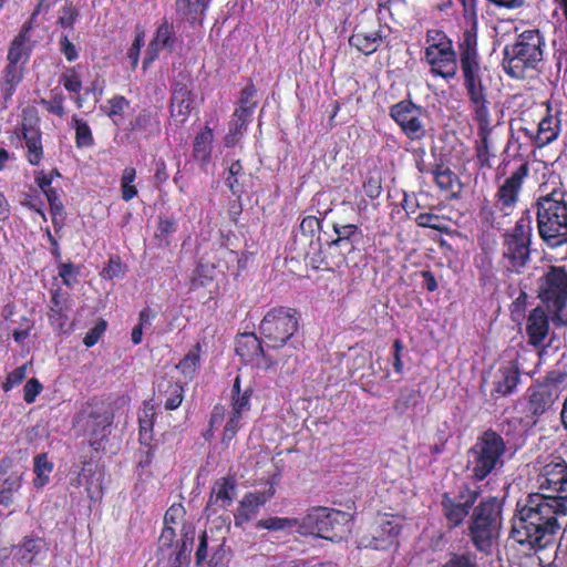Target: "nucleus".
<instances>
[{"instance_id": "obj_63", "label": "nucleus", "mask_w": 567, "mask_h": 567, "mask_svg": "<svg viewBox=\"0 0 567 567\" xmlns=\"http://www.w3.org/2000/svg\"><path fill=\"white\" fill-rule=\"evenodd\" d=\"M75 21V10L72 7H63L59 13V22L62 27H71Z\"/></svg>"}, {"instance_id": "obj_30", "label": "nucleus", "mask_w": 567, "mask_h": 567, "mask_svg": "<svg viewBox=\"0 0 567 567\" xmlns=\"http://www.w3.org/2000/svg\"><path fill=\"white\" fill-rule=\"evenodd\" d=\"M174 32L175 31H174L173 23L164 22L163 24L159 25V28L157 29L156 35H155L154 40L152 41L150 49L146 52V56L143 62L144 68H146L154 61L156 53L161 48L171 45V38L174 34Z\"/></svg>"}, {"instance_id": "obj_10", "label": "nucleus", "mask_w": 567, "mask_h": 567, "mask_svg": "<svg viewBox=\"0 0 567 567\" xmlns=\"http://www.w3.org/2000/svg\"><path fill=\"white\" fill-rule=\"evenodd\" d=\"M298 329L297 312L290 308L269 310L259 324V332L267 347L278 349L287 343Z\"/></svg>"}, {"instance_id": "obj_2", "label": "nucleus", "mask_w": 567, "mask_h": 567, "mask_svg": "<svg viewBox=\"0 0 567 567\" xmlns=\"http://www.w3.org/2000/svg\"><path fill=\"white\" fill-rule=\"evenodd\" d=\"M537 230L549 248L567 244V192L560 187L542 195L536 200Z\"/></svg>"}, {"instance_id": "obj_55", "label": "nucleus", "mask_w": 567, "mask_h": 567, "mask_svg": "<svg viewBox=\"0 0 567 567\" xmlns=\"http://www.w3.org/2000/svg\"><path fill=\"white\" fill-rule=\"evenodd\" d=\"M43 547L41 539H27L19 549L21 559L31 563L33 557H29L28 554L38 553Z\"/></svg>"}, {"instance_id": "obj_53", "label": "nucleus", "mask_w": 567, "mask_h": 567, "mask_svg": "<svg viewBox=\"0 0 567 567\" xmlns=\"http://www.w3.org/2000/svg\"><path fill=\"white\" fill-rule=\"evenodd\" d=\"M43 385L35 378L29 379L23 388V399L27 403H33L37 396L42 392Z\"/></svg>"}, {"instance_id": "obj_29", "label": "nucleus", "mask_w": 567, "mask_h": 567, "mask_svg": "<svg viewBox=\"0 0 567 567\" xmlns=\"http://www.w3.org/2000/svg\"><path fill=\"white\" fill-rule=\"evenodd\" d=\"M524 131L534 138L537 147H544L557 138L558 122L553 116H546L538 123L536 134L527 128Z\"/></svg>"}, {"instance_id": "obj_13", "label": "nucleus", "mask_w": 567, "mask_h": 567, "mask_svg": "<svg viewBox=\"0 0 567 567\" xmlns=\"http://www.w3.org/2000/svg\"><path fill=\"white\" fill-rule=\"evenodd\" d=\"M391 117L411 141H421L426 136L424 110L411 101H401L390 109Z\"/></svg>"}, {"instance_id": "obj_59", "label": "nucleus", "mask_w": 567, "mask_h": 567, "mask_svg": "<svg viewBox=\"0 0 567 567\" xmlns=\"http://www.w3.org/2000/svg\"><path fill=\"white\" fill-rule=\"evenodd\" d=\"M333 231L337 235L333 240L344 241V239H351L357 234L358 227L354 224L340 225L336 223L333 224Z\"/></svg>"}, {"instance_id": "obj_36", "label": "nucleus", "mask_w": 567, "mask_h": 567, "mask_svg": "<svg viewBox=\"0 0 567 567\" xmlns=\"http://www.w3.org/2000/svg\"><path fill=\"white\" fill-rule=\"evenodd\" d=\"M257 528H264L268 530H284L287 528L298 527L300 529V519L289 517H268L259 519L256 524Z\"/></svg>"}, {"instance_id": "obj_4", "label": "nucleus", "mask_w": 567, "mask_h": 567, "mask_svg": "<svg viewBox=\"0 0 567 567\" xmlns=\"http://www.w3.org/2000/svg\"><path fill=\"white\" fill-rule=\"evenodd\" d=\"M461 69L464 76L470 100L474 110L487 107L485 89L482 83V71L477 52V28L473 23L470 29L464 30L458 43Z\"/></svg>"}, {"instance_id": "obj_43", "label": "nucleus", "mask_w": 567, "mask_h": 567, "mask_svg": "<svg viewBox=\"0 0 567 567\" xmlns=\"http://www.w3.org/2000/svg\"><path fill=\"white\" fill-rule=\"evenodd\" d=\"M135 177H136V172L134 168L126 167L123 171L122 179H121L122 198L126 202L131 200L137 194V189L134 185Z\"/></svg>"}, {"instance_id": "obj_21", "label": "nucleus", "mask_w": 567, "mask_h": 567, "mask_svg": "<svg viewBox=\"0 0 567 567\" xmlns=\"http://www.w3.org/2000/svg\"><path fill=\"white\" fill-rule=\"evenodd\" d=\"M32 113V111H30ZM28 113H24L22 123V134L25 140L27 157L30 164L38 165L43 155L41 134L38 128V118L30 114L28 120Z\"/></svg>"}, {"instance_id": "obj_32", "label": "nucleus", "mask_w": 567, "mask_h": 567, "mask_svg": "<svg viewBox=\"0 0 567 567\" xmlns=\"http://www.w3.org/2000/svg\"><path fill=\"white\" fill-rule=\"evenodd\" d=\"M209 0H179V13L193 27L199 25Z\"/></svg>"}, {"instance_id": "obj_20", "label": "nucleus", "mask_w": 567, "mask_h": 567, "mask_svg": "<svg viewBox=\"0 0 567 567\" xmlns=\"http://www.w3.org/2000/svg\"><path fill=\"white\" fill-rule=\"evenodd\" d=\"M558 395L555 384H539L529 389L528 412L535 417L543 415L553 406Z\"/></svg>"}, {"instance_id": "obj_28", "label": "nucleus", "mask_w": 567, "mask_h": 567, "mask_svg": "<svg viewBox=\"0 0 567 567\" xmlns=\"http://www.w3.org/2000/svg\"><path fill=\"white\" fill-rule=\"evenodd\" d=\"M31 29V21L25 23L19 33L12 41V44L8 52V60L11 64L24 63L30 54L31 47L29 44V31Z\"/></svg>"}, {"instance_id": "obj_48", "label": "nucleus", "mask_w": 567, "mask_h": 567, "mask_svg": "<svg viewBox=\"0 0 567 567\" xmlns=\"http://www.w3.org/2000/svg\"><path fill=\"white\" fill-rule=\"evenodd\" d=\"M442 567H477L476 557L473 554H451Z\"/></svg>"}, {"instance_id": "obj_33", "label": "nucleus", "mask_w": 567, "mask_h": 567, "mask_svg": "<svg viewBox=\"0 0 567 567\" xmlns=\"http://www.w3.org/2000/svg\"><path fill=\"white\" fill-rule=\"evenodd\" d=\"M352 249L353 244L351 239H344V241L331 240L328 243L327 264L336 267L340 266L344 262L346 254L352 251Z\"/></svg>"}, {"instance_id": "obj_25", "label": "nucleus", "mask_w": 567, "mask_h": 567, "mask_svg": "<svg viewBox=\"0 0 567 567\" xmlns=\"http://www.w3.org/2000/svg\"><path fill=\"white\" fill-rule=\"evenodd\" d=\"M475 121L478 123L480 142L476 145V156L482 167H491L488 136L491 134L489 112L487 107L474 110Z\"/></svg>"}, {"instance_id": "obj_57", "label": "nucleus", "mask_w": 567, "mask_h": 567, "mask_svg": "<svg viewBox=\"0 0 567 567\" xmlns=\"http://www.w3.org/2000/svg\"><path fill=\"white\" fill-rule=\"evenodd\" d=\"M124 275V269L118 259H110L109 264L103 268L101 276L105 279L120 278Z\"/></svg>"}, {"instance_id": "obj_60", "label": "nucleus", "mask_w": 567, "mask_h": 567, "mask_svg": "<svg viewBox=\"0 0 567 567\" xmlns=\"http://www.w3.org/2000/svg\"><path fill=\"white\" fill-rule=\"evenodd\" d=\"M441 220L440 216L437 215H434V214H430V213H424V214H420L417 217H416V223L419 226L421 227H426V228H432V229H435V230H441V225L439 224Z\"/></svg>"}, {"instance_id": "obj_9", "label": "nucleus", "mask_w": 567, "mask_h": 567, "mask_svg": "<svg viewBox=\"0 0 567 567\" xmlns=\"http://www.w3.org/2000/svg\"><path fill=\"white\" fill-rule=\"evenodd\" d=\"M532 220L520 217L512 230L503 235L502 261L507 271L522 274L530 259Z\"/></svg>"}, {"instance_id": "obj_34", "label": "nucleus", "mask_w": 567, "mask_h": 567, "mask_svg": "<svg viewBox=\"0 0 567 567\" xmlns=\"http://www.w3.org/2000/svg\"><path fill=\"white\" fill-rule=\"evenodd\" d=\"M257 90L254 84H248L243 91L239 99V106L236 109V116L251 117L257 105L255 100Z\"/></svg>"}, {"instance_id": "obj_44", "label": "nucleus", "mask_w": 567, "mask_h": 567, "mask_svg": "<svg viewBox=\"0 0 567 567\" xmlns=\"http://www.w3.org/2000/svg\"><path fill=\"white\" fill-rule=\"evenodd\" d=\"M233 411L231 413L241 415L243 412L249 409V393L245 391L240 393L239 378H236L233 386Z\"/></svg>"}, {"instance_id": "obj_17", "label": "nucleus", "mask_w": 567, "mask_h": 567, "mask_svg": "<svg viewBox=\"0 0 567 567\" xmlns=\"http://www.w3.org/2000/svg\"><path fill=\"white\" fill-rule=\"evenodd\" d=\"M24 473L10 460L0 462V505L8 507L14 502V494L20 491Z\"/></svg>"}, {"instance_id": "obj_12", "label": "nucleus", "mask_w": 567, "mask_h": 567, "mask_svg": "<svg viewBox=\"0 0 567 567\" xmlns=\"http://www.w3.org/2000/svg\"><path fill=\"white\" fill-rule=\"evenodd\" d=\"M401 532L396 517L388 514L378 515L370 527L359 538V547L377 550L386 549L395 543Z\"/></svg>"}, {"instance_id": "obj_7", "label": "nucleus", "mask_w": 567, "mask_h": 567, "mask_svg": "<svg viewBox=\"0 0 567 567\" xmlns=\"http://www.w3.org/2000/svg\"><path fill=\"white\" fill-rule=\"evenodd\" d=\"M350 514L328 507H312L300 520L299 533L339 542L350 532Z\"/></svg>"}, {"instance_id": "obj_52", "label": "nucleus", "mask_w": 567, "mask_h": 567, "mask_svg": "<svg viewBox=\"0 0 567 567\" xmlns=\"http://www.w3.org/2000/svg\"><path fill=\"white\" fill-rule=\"evenodd\" d=\"M27 375V365H21L13 371H11L6 381L2 384L3 391L8 392L14 386L19 385Z\"/></svg>"}, {"instance_id": "obj_23", "label": "nucleus", "mask_w": 567, "mask_h": 567, "mask_svg": "<svg viewBox=\"0 0 567 567\" xmlns=\"http://www.w3.org/2000/svg\"><path fill=\"white\" fill-rule=\"evenodd\" d=\"M237 496V481L233 476H226L217 480L210 492L207 508L218 507L228 508Z\"/></svg>"}, {"instance_id": "obj_35", "label": "nucleus", "mask_w": 567, "mask_h": 567, "mask_svg": "<svg viewBox=\"0 0 567 567\" xmlns=\"http://www.w3.org/2000/svg\"><path fill=\"white\" fill-rule=\"evenodd\" d=\"M200 358V346L197 343L185 354L184 359L179 361V369L186 381L194 379Z\"/></svg>"}, {"instance_id": "obj_5", "label": "nucleus", "mask_w": 567, "mask_h": 567, "mask_svg": "<svg viewBox=\"0 0 567 567\" xmlns=\"http://www.w3.org/2000/svg\"><path fill=\"white\" fill-rule=\"evenodd\" d=\"M544 38L538 30L519 34L514 44L504 49L503 68L515 79L525 78L526 70L535 69L543 60Z\"/></svg>"}, {"instance_id": "obj_38", "label": "nucleus", "mask_w": 567, "mask_h": 567, "mask_svg": "<svg viewBox=\"0 0 567 567\" xmlns=\"http://www.w3.org/2000/svg\"><path fill=\"white\" fill-rule=\"evenodd\" d=\"M249 120V116H236V112L234 113L233 118L229 122L228 133L225 136L226 146H234L238 142Z\"/></svg>"}, {"instance_id": "obj_31", "label": "nucleus", "mask_w": 567, "mask_h": 567, "mask_svg": "<svg viewBox=\"0 0 567 567\" xmlns=\"http://www.w3.org/2000/svg\"><path fill=\"white\" fill-rule=\"evenodd\" d=\"M54 470V464L48 457V454L41 453L33 458V486L37 489L43 488L49 482Z\"/></svg>"}, {"instance_id": "obj_37", "label": "nucleus", "mask_w": 567, "mask_h": 567, "mask_svg": "<svg viewBox=\"0 0 567 567\" xmlns=\"http://www.w3.org/2000/svg\"><path fill=\"white\" fill-rule=\"evenodd\" d=\"M22 79V69L19 64H11L9 62L4 78L2 81V91L6 95V99L10 97L16 89V86L20 83Z\"/></svg>"}, {"instance_id": "obj_62", "label": "nucleus", "mask_w": 567, "mask_h": 567, "mask_svg": "<svg viewBox=\"0 0 567 567\" xmlns=\"http://www.w3.org/2000/svg\"><path fill=\"white\" fill-rule=\"evenodd\" d=\"M363 188L370 198H377L381 194V183L378 178L370 177L364 184Z\"/></svg>"}, {"instance_id": "obj_49", "label": "nucleus", "mask_w": 567, "mask_h": 567, "mask_svg": "<svg viewBox=\"0 0 567 567\" xmlns=\"http://www.w3.org/2000/svg\"><path fill=\"white\" fill-rule=\"evenodd\" d=\"M44 195L47 196V199L50 204L51 214H52V221L54 224L59 223V219L62 220V213H63V206L60 200V197L55 189L48 188L47 192H44Z\"/></svg>"}, {"instance_id": "obj_47", "label": "nucleus", "mask_w": 567, "mask_h": 567, "mask_svg": "<svg viewBox=\"0 0 567 567\" xmlns=\"http://www.w3.org/2000/svg\"><path fill=\"white\" fill-rule=\"evenodd\" d=\"M32 329L33 321L28 317H21L18 326L13 329L10 328L13 340L21 346L25 343V340L30 337Z\"/></svg>"}, {"instance_id": "obj_26", "label": "nucleus", "mask_w": 567, "mask_h": 567, "mask_svg": "<svg viewBox=\"0 0 567 567\" xmlns=\"http://www.w3.org/2000/svg\"><path fill=\"white\" fill-rule=\"evenodd\" d=\"M519 375L515 360L503 362L494 377V392L502 396L511 394L519 382Z\"/></svg>"}, {"instance_id": "obj_42", "label": "nucleus", "mask_w": 567, "mask_h": 567, "mask_svg": "<svg viewBox=\"0 0 567 567\" xmlns=\"http://www.w3.org/2000/svg\"><path fill=\"white\" fill-rule=\"evenodd\" d=\"M417 399L419 394L415 390L403 389L395 400L393 408L398 413L404 414L409 409L416 405Z\"/></svg>"}, {"instance_id": "obj_40", "label": "nucleus", "mask_w": 567, "mask_h": 567, "mask_svg": "<svg viewBox=\"0 0 567 567\" xmlns=\"http://www.w3.org/2000/svg\"><path fill=\"white\" fill-rule=\"evenodd\" d=\"M436 185L444 192H453L455 183H457V176L444 165H439L433 172Z\"/></svg>"}, {"instance_id": "obj_8", "label": "nucleus", "mask_w": 567, "mask_h": 567, "mask_svg": "<svg viewBox=\"0 0 567 567\" xmlns=\"http://www.w3.org/2000/svg\"><path fill=\"white\" fill-rule=\"evenodd\" d=\"M528 164H520L498 187L494 204L491 205L487 200L483 203L480 215L484 221L495 227L499 225L497 220L498 214L503 217L512 215L518 202L524 179L528 176Z\"/></svg>"}, {"instance_id": "obj_14", "label": "nucleus", "mask_w": 567, "mask_h": 567, "mask_svg": "<svg viewBox=\"0 0 567 567\" xmlns=\"http://www.w3.org/2000/svg\"><path fill=\"white\" fill-rule=\"evenodd\" d=\"M425 59L432 71L444 79H452L457 72L456 52L452 41L442 37L437 43H433L425 50Z\"/></svg>"}, {"instance_id": "obj_16", "label": "nucleus", "mask_w": 567, "mask_h": 567, "mask_svg": "<svg viewBox=\"0 0 567 567\" xmlns=\"http://www.w3.org/2000/svg\"><path fill=\"white\" fill-rule=\"evenodd\" d=\"M539 489L550 492L548 495L564 497L567 501V463L556 458L545 464L538 476Z\"/></svg>"}, {"instance_id": "obj_56", "label": "nucleus", "mask_w": 567, "mask_h": 567, "mask_svg": "<svg viewBox=\"0 0 567 567\" xmlns=\"http://www.w3.org/2000/svg\"><path fill=\"white\" fill-rule=\"evenodd\" d=\"M62 83L68 91L74 93L80 92L82 87L81 79L74 70H69L62 75Z\"/></svg>"}, {"instance_id": "obj_51", "label": "nucleus", "mask_w": 567, "mask_h": 567, "mask_svg": "<svg viewBox=\"0 0 567 567\" xmlns=\"http://www.w3.org/2000/svg\"><path fill=\"white\" fill-rule=\"evenodd\" d=\"M153 406L145 404L142 412L140 413L138 421H140V431H141V437L147 439L148 433L152 430V417H153Z\"/></svg>"}, {"instance_id": "obj_19", "label": "nucleus", "mask_w": 567, "mask_h": 567, "mask_svg": "<svg viewBox=\"0 0 567 567\" xmlns=\"http://www.w3.org/2000/svg\"><path fill=\"white\" fill-rule=\"evenodd\" d=\"M177 519V508L172 505L164 516V528L158 538V551L163 559L177 561V542L175 524Z\"/></svg>"}, {"instance_id": "obj_41", "label": "nucleus", "mask_w": 567, "mask_h": 567, "mask_svg": "<svg viewBox=\"0 0 567 567\" xmlns=\"http://www.w3.org/2000/svg\"><path fill=\"white\" fill-rule=\"evenodd\" d=\"M128 106V102L123 96H115L107 101L105 105L102 106L104 113L112 118L113 123L118 125L122 120V114L124 110Z\"/></svg>"}, {"instance_id": "obj_1", "label": "nucleus", "mask_w": 567, "mask_h": 567, "mask_svg": "<svg viewBox=\"0 0 567 567\" xmlns=\"http://www.w3.org/2000/svg\"><path fill=\"white\" fill-rule=\"evenodd\" d=\"M567 527V499L532 493L517 503L511 538L528 549H544Z\"/></svg>"}, {"instance_id": "obj_45", "label": "nucleus", "mask_w": 567, "mask_h": 567, "mask_svg": "<svg viewBox=\"0 0 567 567\" xmlns=\"http://www.w3.org/2000/svg\"><path fill=\"white\" fill-rule=\"evenodd\" d=\"M87 424L92 427V444H95L97 441L104 439L110 432V421L107 416L91 417Z\"/></svg>"}, {"instance_id": "obj_61", "label": "nucleus", "mask_w": 567, "mask_h": 567, "mask_svg": "<svg viewBox=\"0 0 567 567\" xmlns=\"http://www.w3.org/2000/svg\"><path fill=\"white\" fill-rule=\"evenodd\" d=\"M179 95L182 96V100L179 101V115L184 113L182 110L183 107L188 114L196 110V101L189 91L179 89Z\"/></svg>"}, {"instance_id": "obj_46", "label": "nucleus", "mask_w": 567, "mask_h": 567, "mask_svg": "<svg viewBox=\"0 0 567 567\" xmlns=\"http://www.w3.org/2000/svg\"><path fill=\"white\" fill-rule=\"evenodd\" d=\"M73 124H74L78 146H80V147L91 146L93 143V136L91 133V128L86 124V122L74 117Z\"/></svg>"}, {"instance_id": "obj_18", "label": "nucleus", "mask_w": 567, "mask_h": 567, "mask_svg": "<svg viewBox=\"0 0 567 567\" xmlns=\"http://www.w3.org/2000/svg\"><path fill=\"white\" fill-rule=\"evenodd\" d=\"M275 487L272 485L265 492H254L246 494L239 502L238 507L234 514L235 526H243L249 522L259 512V508L275 495Z\"/></svg>"}, {"instance_id": "obj_11", "label": "nucleus", "mask_w": 567, "mask_h": 567, "mask_svg": "<svg viewBox=\"0 0 567 567\" xmlns=\"http://www.w3.org/2000/svg\"><path fill=\"white\" fill-rule=\"evenodd\" d=\"M538 298L551 316L564 311L567 306V270L549 266L538 280Z\"/></svg>"}, {"instance_id": "obj_27", "label": "nucleus", "mask_w": 567, "mask_h": 567, "mask_svg": "<svg viewBox=\"0 0 567 567\" xmlns=\"http://www.w3.org/2000/svg\"><path fill=\"white\" fill-rule=\"evenodd\" d=\"M236 353L246 361H251L255 358L262 357L268 361L267 355L264 352L261 341L255 333H243L236 339ZM272 362H267L266 368H270Z\"/></svg>"}, {"instance_id": "obj_64", "label": "nucleus", "mask_w": 567, "mask_h": 567, "mask_svg": "<svg viewBox=\"0 0 567 567\" xmlns=\"http://www.w3.org/2000/svg\"><path fill=\"white\" fill-rule=\"evenodd\" d=\"M59 275L66 286H71L72 279L76 275V270L72 264H61L59 267Z\"/></svg>"}, {"instance_id": "obj_22", "label": "nucleus", "mask_w": 567, "mask_h": 567, "mask_svg": "<svg viewBox=\"0 0 567 567\" xmlns=\"http://www.w3.org/2000/svg\"><path fill=\"white\" fill-rule=\"evenodd\" d=\"M388 38L383 28L379 24L377 30H367L358 27L349 38V43L365 55L374 53L381 43Z\"/></svg>"}, {"instance_id": "obj_24", "label": "nucleus", "mask_w": 567, "mask_h": 567, "mask_svg": "<svg viewBox=\"0 0 567 567\" xmlns=\"http://www.w3.org/2000/svg\"><path fill=\"white\" fill-rule=\"evenodd\" d=\"M549 332L548 316L544 308H534L526 321V333L529 344L539 347L544 343Z\"/></svg>"}, {"instance_id": "obj_3", "label": "nucleus", "mask_w": 567, "mask_h": 567, "mask_svg": "<svg viewBox=\"0 0 567 567\" xmlns=\"http://www.w3.org/2000/svg\"><path fill=\"white\" fill-rule=\"evenodd\" d=\"M507 445L493 430L484 431L467 450L466 470L474 482L498 475L506 463Z\"/></svg>"}, {"instance_id": "obj_58", "label": "nucleus", "mask_w": 567, "mask_h": 567, "mask_svg": "<svg viewBox=\"0 0 567 567\" xmlns=\"http://www.w3.org/2000/svg\"><path fill=\"white\" fill-rule=\"evenodd\" d=\"M240 419H241V415L231 413L228 422L226 423V425L224 427L223 442L228 443L235 437V435L239 429Z\"/></svg>"}, {"instance_id": "obj_39", "label": "nucleus", "mask_w": 567, "mask_h": 567, "mask_svg": "<svg viewBox=\"0 0 567 567\" xmlns=\"http://www.w3.org/2000/svg\"><path fill=\"white\" fill-rule=\"evenodd\" d=\"M213 132L209 128H205L197 134L194 143L195 156L202 161H206L209 157L212 151Z\"/></svg>"}, {"instance_id": "obj_15", "label": "nucleus", "mask_w": 567, "mask_h": 567, "mask_svg": "<svg viewBox=\"0 0 567 567\" xmlns=\"http://www.w3.org/2000/svg\"><path fill=\"white\" fill-rule=\"evenodd\" d=\"M480 492L468 487L461 488L455 497H450L449 494L442 496V507L445 518L450 527H456L463 523L468 515L470 509L477 501Z\"/></svg>"}, {"instance_id": "obj_50", "label": "nucleus", "mask_w": 567, "mask_h": 567, "mask_svg": "<svg viewBox=\"0 0 567 567\" xmlns=\"http://www.w3.org/2000/svg\"><path fill=\"white\" fill-rule=\"evenodd\" d=\"M145 33L143 30H137L135 34V39L127 51V59L130 60L131 66L135 69L138 64L140 60V51L144 45Z\"/></svg>"}, {"instance_id": "obj_6", "label": "nucleus", "mask_w": 567, "mask_h": 567, "mask_svg": "<svg viewBox=\"0 0 567 567\" xmlns=\"http://www.w3.org/2000/svg\"><path fill=\"white\" fill-rule=\"evenodd\" d=\"M501 513V504L495 497H488L474 507L468 535L477 550L487 551L499 536Z\"/></svg>"}, {"instance_id": "obj_54", "label": "nucleus", "mask_w": 567, "mask_h": 567, "mask_svg": "<svg viewBox=\"0 0 567 567\" xmlns=\"http://www.w3.org/2000/svg\"><path fill=\"white\" fill-rule=\"evenodd\" d=\"M106 330V321L104 320H99L95 326L85 334L84 337V344L87 347V348H91L93 347L94 344L97 343V341L100 340V338L102 337V334L105 332Z\"/></svg>"}]
</instances>
